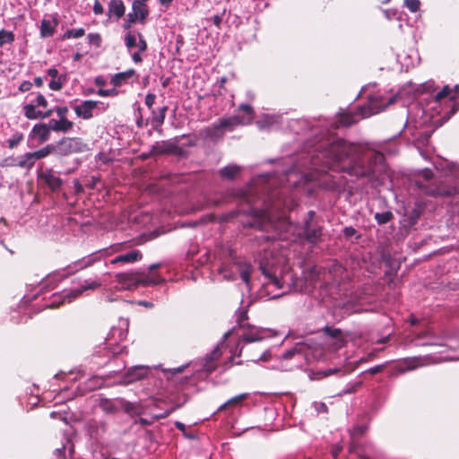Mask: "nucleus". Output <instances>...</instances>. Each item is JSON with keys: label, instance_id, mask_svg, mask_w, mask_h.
Returning a JSON list of instances; mask_svg holds the SVG:
<instances>
[{"label": "nucleus", "instance_id": "f257e3e1", "mask_svg": "<svg viewBox=\"0 0 459 459\" xmlns=\"http://www.w3.org/2000/svg\"><path fill=\"white\" fill-rule=\"evenodd\" d=\"M312 151L303 155L293 168L279 179L280 189L271 190L269 199L271 209L289 208L290 201L284 196L289 186H297L301 180H307V174L301 169H311L318 172L333 170L348 174L352 180L368 178L375 180L385 170L383 153L369 151L362 155L356 152L352 144L342 139L326 137L311 144Z\"/></svg>", "mask_w": 459, "mask_h": 459}, {"label": "nucleus", "instance_id": "f03ea898", "mask_svg": "<svg viewBox=\"0 0 459 459\" xmlns=\"http://www.w3.org/2000/svg\"><path fill=\"white\" fill-rule=\"evenodd\" d=\"M240 213L246 214L248 219L241 221L244 227L266 230L272 228L276 232L277 238L286 241H296L300 237L298 226L291 223L285 216H280L277 220L271 217L269 211H264L249 207L247 210L236 209L224 214L223 219L227 221L238 217Z\"/></svg>", "mask_w": 459, "mask_h": 459}, {"label": "nucleus", "instance_id": "7ed1b4c3", "mask_svg": "<svg viewBox=\"0 0 459 459\" xmlns=\"http://www.w3.org/2000/svg\"><path fill=\"white\" fill-rule=\"evenodd\" d=\"M127 242H120L111 245L108 248H104L98 252L83 257L74 263V267L75 270L83 269L92 265L97 261H100L103 255H111L117 253L118 255L110 260L111 264H129L140 261L143 258V254L138 249H129Z\"/></svg>", "mask_w": 459, "mask_h": 459}, {"label": "nucleus", "instance_id": "20e7f679", "mask_svg": "<svg viewBox=\"0 0 459 459\" xmlns=\"http://www.w3.org/2000/svg\"><path fill=\"white\" fill-rule=\"evenodd\" d=\"M415 185L425 195L452 197L453 203L459 205V185L447 186L433 180V172L429 169L420 171L418 178L415 180Z\"/></svg>", "mask_w": 459, "mask_h": 459}, {"label": "nucleus", "instance_id": "39448f33", "mask_svg": "<svg viewBox=\"0 0 459 459\" xmlns=\"http://www.w3.org/2000/svg\"><path fill=\"white\" fill-rule=\"evenodd\" d=\"M116 281L120 289L133 290L139 286L157 285L164 281V279L158 273L146 274L138 272L119 273L115 275Z\"/></svg>", "mask_w": 459, "mask_h": 459}, {"label": "nucleus", "instance_id": "423d86ee", "mask_svg": "<svg viewBox=\"0 0 459 459\" xmlns=\"http://www.w3.org/2000/svg\"><path fill=\"white\" fill-rule=\"evenodd\" d=\"M56 154L58 156H68L74 153L84 152L88 146L81 138L64 137L56 144Z\"/></svg>", "mask_w": 459, "mask_h": 459}, {"label": "nucleus", "instance_id": "0eeeda50", "mask_svg": "<svg viewBox=\"0 0 459 459\" xmlns=\"http://www.w3.org/2000/svg\"><path fill=\"white\" fill-rule=\"evenodd\" d=\"M316 212L309 211L304 220L302 228L304 238L310 244H316L321 240L323 227L315 221Z\"/></svg>", "mask_w": 459, "mask_h": 459}, {"label": "nucleus", "instance_id": "6e6552de", "mask_svg": "<svg viewBox=\"0 0 459 459\" xmlns=\"http://www.w3.org/2000/svg\"><path fill=\"white\" fill-rule=\"evenodd\" d=\"M394 102V98L387 100L380 94H373L368 97V108H360V116L365 117L384 110L388 105Z\"/></svg>", "mask_w": 459, "mask_h": 459}, {"label": "nucleus", "instance_id": "1a4fd4ad", "mask_svg": "<svg viewBox=\"0 0 459 459\" xmlns=\"http://www.w3.org/2000/svg\"><path fill=\"white\" fill-rule=\"evenodd\" d=\"M245 329L246 330L239 337V341L236 348L235 354L238 356H240L242 353L243 347L240 346L241 343H251L255 342H260L265 338L264 333H266V329L256 328L255 326H251L250 325H247Z\"/></svg>", "mask_w": 459, "mask_h": 459}, {"label": "nucleus", "instance_id": "9d476101", "mask_svg": "<svg viewBox=\"0 0 459 459\" xmlns=\"http://www.w3.org/2000/svg\"><path fill=\"white\" fill-rule=\"evenodd\" d=\"M225 348L224 341L217 344L213 350L205 355L202 360L201 370L207 375L212 374L217 368V360L222 355V350Z\"/></svg>", "mask_w": 459, "mask_h": 459}, {"label": "nucleus", "instance_id": "9b49d317", "mask_svg": "<svg viewBox=\"0 0 459 459\" xmlns=\"http://www.w3.org/2000/svg\"><path fill=\"white\" fill-rule=\"evenodd\" d=\"M59 24L57 13L47 14L40 22L39 34L41 39L51 38L56 31Z\"/></svg>", "mask_w": 459, "mask_h": 459}, {"label": "nucleus", "instance_id": "f8f14e48", "mask_svg": "<svg viewBox=\"0 0 459 459\" xmlns=\"http://www.w3.org/2000/svg\"><path fill=\"white\" fill-rule=\"evenodd\" d=\"M260 269L264 275V277L267 279V281L264 282V285L266 288L273 287L277 290H281L279 294H274L273 298L280 297L285 293H287L290 290V286H285L282 280L278 278L275 273H273L268 268H266L264 265L261 264Z\"/></svg>", "mask_w": 459, "mask_h": 459}, {"label": "nucleus", "instance_id": "ddd939ff", "mask_svg": "<svg viewBox=\"0 0 459 459\" xmlns=\"http://www.w3.org/2000/svg\"><path fill=\"white\" fill-rule=\"evenodd\" d=\"M219 126L225 133L226 131H233L238 126L248 125L251 123V118H246L244 116L234 115L228 117H221L217 121Z\"/></svg>", "mask_w": 459, "mask_h": 459}, {"label": "nucleus", "instance_id": "4468645a", "mask_svg": "<svg viewBox=\"0 0 459 459\" xmlns=\"http://www.w3.org/2000/svg\"><path fill=\"white\" fill-rule=\"evenodd\" d=\"M100 286V283L92 281L90 282H85L80 288L70 290L68 291H65L60 298H62L61 303H70L74 300L77 297H79L83 291L88 290H95Z\"/></svg>", "mask_w": 459, "mask_h": 459}, {"label": "nucleus", "instance_id": "2eb2a0df", "mask_svg": "<svg viewBox=\"0 0 459 459\" xmlns=\"http://www.w3.org/2000/svg\"><path fill=\"white\" fill-rule=\"evenodd\" d=\"M100 104L103 105V103L100 101L88 100L74 106V110L77 117L83 119H91L93 117V109L97 108Z\"/></svg>", "mask_w": 459, "mask_h": 459}, {"label": "nucleus", "instance_id": "dca6fc26", "mask_svg": "<svg viewBox=\"0 0 459 459\" xmlns=\"http://www.w3.org/2000/svg\"><path fill=\"white\" fill-rule=\"evenodd\" d=\"M39 178L53 192L59 191L64 184L63 179L51 169L41 172Z\"/></svg>", "mask_w": 459, "mask_h": 459}, {"label": "nucleus", "instance_id": "f3484780", "mask_svg": "<svg viewBox=\"0 0 459 459\" xmlns=\"http://www.w3.org/2000/svg\"><path fill=\"white\" fill-rule=\"evenodd\" d=\"M148 374V368L143 366H134L130 368L123 376V382L130 384L134 381L143 379Z\"/></svg>", "mask_w": 459, "mask_h": 459}, {"label": "nucleus", "instance_id": "a211bd4d", "mask_svg": "<svg viewBox=\"0 0 459 459\" xmlns=\"http://www.w3.org/2000/svg\"><path fill=\"white\" fill-rule=\"evenodd\" d=\"M48 76L51 77V80L48 83L50 90L57 91H60L64 84L66 82V75L59 74V72L56 68L52 67L47 71Z\"/></svg>", "mask_w": 459, "mask_h": 459}, {"label": "nucleus", "instance_id": "6ab92c4d", "mask_svg": "<svg viewBox=\"0 0 459 459\" xmlns=\"http://www.w3.org/2000/svg\"><path fill=\"white\" fill-rule=\"evenodd\" d=\"M126 13V5L122 0H110L108 4V16L117 21L122 18Z\"/></svg>", "mask_w": 459, "mask_h": 459}, {"label": "nucleus", "instance_id": "aec40b11", "mask_svg": "<svg viewBox=\"0 0 459 459\" xmlns=\"http://www.w3.org/2000/svg\"><path fill=\"white\" fill-rule=\"evenodd\" d=\"M50 128L48 124H36L30 132V137L38 139L40 143L47 142L50 137Z\"/></svg>", "mask_w": 459, "mask_h": 459}, {"label": "nucleus", "instance_id": "412c9836", "mask_svg": "<svg viewBox=\"0 0 459 459\" xmlns=\"http://www.w3.org/2000/svg\"><path fill=\"white\" fill-rule=\"evenodd\" d=\"M48 124L50 128V131L62 133L69 132L74 126V122L70 121L69 119L52 118L48 121Z\"/></svg>", "mask_w": 459, "mask_h": 459}, {"label": "nucleus", "instance_id": "4be33fe9", "mask_svg": "<svg viewBox=\"0 0 459 459\" xmlns=\"http://www.w3.org/2000/svg\"><path fill=\"white\" fill-rule=\"evenodd\" d=\"M120 398L108 399L100 398L99 401L100 408L107 413H116L120 410L119 400Z\"/></svg>", "mask_w": 459, "mask_h": 459}, {"label": "nucleus", "instance_id": "5701e85b", "mask_svg": "<svg viewBox=\"0 0 459 459\" xmlns=\"http://www.w3.org/2000/svg\"><path fill=\"white\" fill-rule=\"evenodd\" d=\"M134 69H129L126 72L117 73L112 76L110 83L113 84L114 87H119L125 83H127L129 80L134 76Z\"/></svg>", "mask_w": 459, "mask_h": 459}, {"label": "nucleus", "instance_id": "b1692460", "mask_svg": "<svg viewBox=\"0 0 459 459\" xmlns=\"http://www.w3.org/2000/svg\"><path fill=\"white\" fill-rule=\"evenodd\" d=\"M130 13H135V16L139 19V22L144 24L150 12L145 4H141L140 2L134 0L132 3V12Z\"/></svg>", "mask_w": 459, "mask_h": 459}, {"label": "nucleus", "instance_id": "393cba45", "mask_svg": "<svg viewBox=\"0 0 459 459\" xmlns=\"http://www.w3.org/2000/svg\"><path fill=\"white\" fill-rule=\"evenodd\" d=\"M241 172V167L236 164H230L221 168L219 171V174L221 178L233 180L235 179Z\"/></svg>", "mask_w": 459, "mask_h": 459}, {"label": "nucleus", "instance_id": "a878e982", "mask_svg": "<svg viewBox=\"0 0 459 459\" xmlns=\"http://www.w3.org/2000/svg\"><path fill=\"white\" fill-rule=\"evenodd\" d=\"M120 409L124 410L125 412L130 416L140 415L143 412V409L138 403H131L125 399H119Z\"/></svg>", "mask_w": 459, "mask_h": 459}, {"label": "nucleus", "instance_id": "bb28decb", "mask_svg": "<svg viewBox=\"0 0 459 459\" xmlns=\"http://www.w3.org/2000/svg\"><path fill=\"white\" fill-rule=\"evenodd\" d=\"M204 136L211 141L216 142L220 139H221L224 135V132L219 126V123L216 122L212 124L211 126H207L204 129Z\"/></svg>", "mask_w": 459, "mask_h": 459}, {"label": "nucleus", "instance_id": "cd10ccee", "mask_svg": "<svg viewBox=\"0 0 459 459\" xmlns=\"http://www.w3.org/2000/svg\"><path fill=\"white\" fill-rule=\"evenodd\" d=\"M304 350H305V346L303 343H300V342L296 343L292 348L284 351L281 355V358L283 359H290L297 355L302 356L304 353Z\"/></svg>", "mask_w": 459, "mask_h": 459}, {"label": "nucleus", "instance_id": "c85d7f7f", "mask_svg": "<svg viewBox=\"0 0 459 459\" xmlns=\"http://www.w3.org/2000/svg\"><path fill=\"white\" fill-rule=\"evenodd\" d=\"M35 158L32 152H27L18 159L16 165L20 168L31 169L35 164Z\"/></svg>", "mask_w": 459, "mask_h": 459}, {"label": "nucleus", "instance_id": "c756f323", "mask_svg": "<svg viewBox=\"0 0 459 459\" xmlns=\"http://www.w3.org/2000/svg\"><path fill=\"white\" fill-rule=\"evenodd\" d=\"M357 122L356 116L353 114H342L334 122L335 126H350Z\"/></svg>", "mask_w": 459, "mask_h": 459}, {"label": "nucleus", "instance_id": "7c9ffc66", "mask_svg": "<svg viewBox=\"0 0 459 459\" xmlns=\"http://www.w3.org/2000/svg\"><path fill=\"white\" fill-rule=\"evenodd\" d=\"M23 113L24 116L28 119H39L41 117V110L36 109V105L34 103H29L23 106Z\"/></svg>", "mask_w": 459, "mask_h": 459}, {"label": "nucleus", "instance_id": "2f4dec72", "mask_svg": "<svg viewBox=\"0 0 459 459\" xmlns=\"http://www.w3.org/2000/svg\"><path fill=\"white\" fill-rule=\"evenodd\" d=\"M32 153H33L35 160L43 159V158L48 156L50 153L56 154V145L48 144L40 150L33 152Z\"/></svg>", "mask_w": 459, "mask_h": 459}, {"label": "nucleus", "instance_id": "473e14b6", "mask_svg": "<svg viewBox=\"0 0 459 459\" xmlns=\"http://www.w3.org/2000/svg\"><path fill=\"white\" fill-rule=\"evenodd\" d=\"M85 34V30L83 28L78 29H71L67 30L61 37L62 40H65L68 39H78L82 37Z\"/></svg>", "mask_w": 459, "mask_h": 459}, {"label": "nucleus", "instance_id": "72a5a7b5", "mask_svg": "<svg viewBox=\"0 0 459 459\" xmlns=\"http://www.w3.org/2000/svg\"><path fill=\"white\" fill-rule=\"evenodd\" d=\"M374 218L379 225H383L391 221L394 219V214L390 211L376 212Z\"/></svg>", "mask_w": 459, "mask_h": 459}, {"label": "nucleus", "instance_id": "f704fd0d", "mask_svg": "<svg viewBox=\"0 0 459 459\" xmlns=\"http://www.w3.org/2000/svg\"><path fill=\"white\" fill-rule=\"evenodd\" d=\"M107 430V424L104 421L95 422L91 425L90 431L91 437L98 438L100 431L104 433Z\"/></svg>", "mask_w": 459, "mask_h": 459}, {"label": "nucleus", "instance_id": "c9c22d12", "mask_svg": "<svg viewBox=\"0 0 459 459\" xmlns=\"http://www.w3.org/2000/svg\"><path fill=\"white\" fill-rule=\"evenodd\" d=\"M168 110V107L164 106L160 108L158 111V113H155V110L152 109V121L156 123L158 126H160L164 123L165 117H166V112Z\"/></svg>", "mask_w": 459, "mask_h": 459}, {"label": "nucleus", "instance_id": "e433bc0d", "mask_svg": "<svg viewBox=\"0 0 459 459\" xmlns=\"http://www.w3.org/2000/svg\"><path fill=\"white\" fill-rule=\"evenodd\" d=\"M14 34L13 31L6 30H0V47L5 44H11L14 41Z\"/></svg>", "mask_w": 459, "mask_h": 459}, {"label": "nucleus", "instance_id": "4c0bfd02", "mask_svg": "<svg viewBox=\"0 0 459 459\" xmlns=\"http://www.w3.org/2000/svg\"><path fill=\"white\" fill-rule=\"evenodd\" d=\"M339 372H340V369L337 368L318 370L314 373V377L312 378L315 380H320L324 377H330V376L339 373Z\"/></svg>", "mask_w": 459, "mask_h": 459}, {"label": "nucleus", "instance_id": "58836bf2", "mask_svg": "<svg viewBox=\"0 0 459 459\" xmlns=\"http://www.w3.org/2000/svg\"><path fill=\"white\" fill-rule=\"evenodd\" d=\"M137 33L129 30L124 37L125 45L128 49L136 47Z\"/></svg>", "mask_w": 459, "mask_h": 459}, {"label": "nucleus", "instance_id": "ea45409f", "mask_svg": "<svg viewBox=\"0 0 459 459\" xmlns=\"http://www.w3.org/2000/svg\"><path fill=\"white\" fill-rule=\"evenodd\" d=\"M137 22H139V19L135 16V13H129L126 15V18L125 19V22H124L122 27L125 30L129 31L131 30L133 24H134Z\"/></svg>", "mask_w": 459, "mask_h": 459}, {"label": "nucleus", "instance_id": "a19ab883", "mask_svg": "<svg viewBox=\"0 0 459 459\" xmlns=\"http://www.w3.org/2000/svg\"><path fill=\"white\" fill-rule=\"evenodd\" d=\"M247 397V394H238L231 399H230L229 401H227L226 403H224L222 405H221V407L219 408L220 411L225 409L228 405H230V404H237V403H241L242 401H244L246 398Z\"/></svg>", "mask_w": 459, "mask_h": 459}, {"label": "nucleus", "instance_id": "79ce46f5", "mask_svg": "<svg viewBox=\"0 0 459 459\" xmlns=\"http://www.w3.org/2000/svg\"><path fill=\"white\" fill-rule=\"evenodd\" d=\"M175 427L177 428V429H178L179 431H181L184 435L185 437H186L187 439H195L196 438V435L192 433V432H188L186 430V427L184 423L180 422V421H176L175 422Z\"/></svg>", "mask_w": 459, "mask_h": 459}, {"label": "nucleus", "instance_id": "37998d69", "mask_svg": "<svg viewBox=\"0 0 459 459\" xmlns=\"http://www.w3.org/2000/svg\"><path fill=\"white\" fill-rule=\"evenodd\" d=\"M343 236L346 239H350L355 236L356 240H359L361 238V235L357 234V230L352 226L345 227L342 230Z\"/></svg>", "mask_w": 459, "mask_h": 459}, {"label": "nucleus", "instance_id": "c03bdc74", "mask_svg": "<svg viewBox=\"0 0 459 459\" xmlns=\"http://www.w3.org/2000/svg\"><path fill=\"white\" fill-rule=\"evenodd\" d=\"M23 139V134L22 133H15L12 135L11 138L8 139V147L13 149L16 147Z\"/></svg>", "mask_w": 459, "mask_h": 459}, {"label": "nucleus", "instance_id": "a18cd8bd", "mask_svg": "<svg viewBox=\"0 0 459 459\" xmlns=\"http://www.w3.org/2000/svg\"><path fill=\"white\" fill-rule=\"evenodd\" d=\"M324 333L333 339H339L341 337L342 332L339 328L332 327V326H325L323 329Z\"/></svg>", "mask_w": 459, "mask_h": 459}, {"label": "nucleus", "instance_id": "49530a36", "mask_svg": "<svg viewBox=\"0 0 459 459\" xmlns=\"http://www.w3.org/2000/svg\"><path fill=\"white\" fill-rule=\"evenodd\" d=\"M248 316H247V309H243V310H240L238 315H237V321H238V326L240 328H246L247 325L245 323L246 320H247Z\"/></svg>", "mask_w": 459, "mask_h": 459}, {"label": "nucleus", "instance_id": "de8ad7c7", "mask_svg": "<svg viewBox=\"0 0 459 459\" xmlns=\"http://www.w3.org/2000/svg\"><path fill=\"white\" fill-rule=\"evenodd\" d=\"M404 6H406L411 13H416L420 6V0H404Z\"/></svg>", "mask_w": 459, "mask_h": 459}, {"label": "nucleus", "instance_id": "09e8293b", "mask_svg": "<svg viewBox=\"0 0 459 459\" xmlns=\"http://www.w3.org/2000/svg\"><path fill=\"white\" fill-rule=\"evenodd\" d=\"M97 94L101 97H114L118 94V91L116 89V87L108 90L100 89L97 91Z\"/></svg>", "mask_w": 459, "mask_h": 459}, {"label": "nucleus", "instance_id": "8fccbe9b", "mask_svg": "<svg viewBox=\"0 0 459 459\" xmlns=\"http://www.w3.org/2000/svg\"><path fill=\"white\" fill-rule=\"evenodd\" d=\"M88 40L90 44L95 45L96 47H100L101 45V37L99 33H90L88 34Z\"/></svg>", "mask_w": 459, "mask_h": 459}, {"label": "nucleus", "instance_id": "3c124183", "mask_svg": "<svg viewBox=\"0 0 459 459\" xmlns=\"http://www.w3.org/2000/svg\"><path fill=\"white\" fill-rule=\"evenodd\" d=\"M162 147H163V150L161 151L162 152L176 153L178 150V146L176 143H169V142L164 143Z\"/></svg>", "mask_w": 459, "mask_h": 459}, {"label": "nucleus", "instance_id": "603ef678", "mask_svg": "<svg viewBox=\"0 0 459 459\" xmlns=\"http://www.w3.org/2000/svg\"><path fill=\"white\" fill-rule=\"evenodd\" d=\"M30 103H34L36 107L47 108L48 106V100L41 93H38L35 100H32Z\"/></svg>", "mask_w": 459, "mask_h": 459}, {"label": "nucleus", "instance_id": "864d4df0", "mask_svg": "<svg viewBox=\"0 0 459 459\" xmlns=\"http://www.w3.org/2000/svg\"><path fill=\"white\" fill-rule=\"evenodd\" d=\"M225 12L226 10L224 9L222 11L221 13H217V14H214L212 15L209 20H211L212 22V23L217 27V28H221V25L222 23V21H223V16L225 14Z\"/></svg>", "mask_w": 459, "mask_h": 459}, {"label": "nucleus", "instance_id": "5fc2aeb1", "mask_svg": "<svg viewBox=\"0 0 459 459\" xmlns=\"http://www.w3.org/2000/svg\"><path fill=\"white\" fill-rule=\"evenodd\" d=\"M138 43L136 46L139 48V52H144L147 50V42L144 39L143 34L141 32H137Z\"/></svg>", "mask_w": 459, "mask_h": 459}, {"label": "nucleus", "instance_id": "6e6d98bb", "mask_svg": "<svg viewBox=\"0 0 459 459\" xmlns=\"http://www.w3.org/2000/svg\"><path fill=\"white\" fill-rule=\"evenodd\" d=\"M55 112L56 113L59 119H67L66 115L68 113V108L67 107H56Z\"/></svg>", "mask_w": 459, "mask_h": 459}, {"label": "nucleus", "instance_id": "4d7b16f0", "mask_svg": "<svg viewBox=\"0 0 459 459\" xmlns=\"http://www.w3.org/2000/svg\"><path fill=\"white\" fill-rule=\"evenodd\" d=\"M361 385V382H356L355 384L350 385L345 389H343L341 394H351L358 390V388Z\"/></svg>", "mask_w": 459, "mask_h": 459}, {"label": "nucleus", "instance_id": "13d9d810", "mask_svg": "<svg viewBox=\"0 0 459 459\" xmlns=\"http://www.w3.org/2000/svg\"><path fill=\"white\" fill-rule=\"evenodd\" d=\"M450 93V88L448 86H445L440 91H438L435 96L436 101H440L443 98L447 96Z\"/></svg>", "mask_w": 459, "mask_h": 459}, {"label": "nucleus", "instance_id": "bf43d9fd", "mask_svg": "<svg viewBox=\"0 0 459 459\" xmlns=\"http://www.w3.org/2000/svg\"><path fill=\"white\" fill-rule=\"evenodd\" d=\"M155 100H156V95L153 94V93H148L146 96H145V104L146 106L148 107V108L152 111L153 108H152V106L155 102Z\"/></svg>", "mask_w": 459, "mask_h": 459}, {"label": "nucleus", "instance_id": "052dcab7", "mask_svg": "<svg viewBox=\"0 0 459 459\" xmlns=\"http://www.w3.org/2000/svg\"><path fill=\"white\" fill-rule=\"evenodd\" d=\"M238 109L245 112L247 115H248L249 116L248 118H251V119L253 118L252 116L254 114V109L249 104H241L238 107Z\"/></svg>", "mask_w": 459, "mask_h": 459}, {"label": "nucleus", "instance_id": "680f3d73", "mask_svg": "<svg viewBox=\"0 0 459 459\" xmlns=\"http://www.w3.org/2000/svg\"><path fill=\"white\" fill-rule=\"evenodd\" d=\"M314 408L318 413H327L328 408L325 403H314Z\"/></svg>", "mask_w": 459, "mask_h": 459}, {"label": "nucleus", "instance_id": "e2e57ef3", "mask_svg": "<svg viewBox=\"0 0 459 459\" xmlns=\"http://www.w3.org/2000/svg\"><path fill=\"white\" fill-rule=\"evenodd\" d=\"M92 10L96 15H100L104 13V8L99 0H95Z\"/></svg>", "mask_w": 459, "mask_h": 459}, {"label": "nucleus", "instance_id": "0e129e2a", "mask_svg": "<svg viewBox=\"0 0 459 459\" xmlns=\"http://www.w3.org/2000/svg\"><path fill=\"white\" fill-rule=\"evenodd\" d=\"M32 87V82H30V81H23L20 86H19V91L21 92H26V91H29Z\"/></svg>", "mask_w": 459, "mask_h": 459}, {"label": "nucleus", "instance_id": "69168bd1", "mask_svg": "<svg viewBox=\"0 0 459 459\" xmlns=\"http://www.w3.org/2000/svg\"><path fill=\"white\" fill-rule=\"evenodd\" d=\"M66 450V446L64 445L61 448H56L55 450V455L56 456L57 459H66L65 455V452Z\"/></svg>", "mask_w": 459, "mask_h": 459}, {"label": "nucleus", "instance_id": "338daca9", "mask_svg": "<svg viewBox=\"0 0 459 459\" xmlns=\"http://www.w3.org/2000/svg\"><path fill=\"white\" fill-rule=\"evenodd\" d=\"M100 181L99 178L91 177L90 179L86 182V186L90 189H94L96 187L97 183Z\"/></svg>", "mask_w": 459, "mask_h": 459}, {"label": "nucleus", "instance_id": "774afa93", "mask_svg": "<svg viewBox=\"0 0 459 459\" xmlns=\"http://www.w3.org/2000/svg\"><path fill=\"white\" fill-rule=\"evenodd\" d=\"M240 277L246 284H249L250 281V271L249 269H245L240 273Z\"/></svg>", "mask_w": 459, "mask_h": 459}]
</instances>
